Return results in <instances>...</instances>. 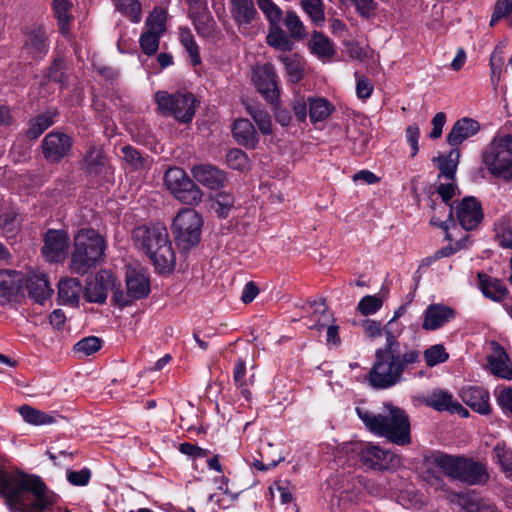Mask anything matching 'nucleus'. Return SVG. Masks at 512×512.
Segmentation results:
<instances>
[{
	"label": "nucleus",
	"mask_w": 512,
	"mask_h": 512,
	"mask_svg": "<svg viewBox=\"0 0 512 512\" xmlns=\"http://www.w3.org/2000/svg\"><path fill=\"white\" fill-rule=\"evenodd\" d=\"M402 330L403 326L393 319L383 327L386 341L376 349L369 372V383L376 389H389L401 383L404 372L421 363V352L417 347L399 342Z\"/></svg>",
	"instance_id": "1"
},
{
	"label": "nucleus",
	"mask_w": 512,
	"mask_h": 512,
	"mask_svg": "<svg viewBox=\"0 0 512 512\" xmlns=\"http://www.w3.org/2000/svg\"><path fill=\"white\" fill-rule=\"evenodd\" d=\"M0 496L11 512H54L59 502L41 477L24 472H0Z\"/></svg>",
	"instance_id": "2"
},
{
	"label": "nucleus",
	"mask_w": 512,
	"mask_h": 512,
	"mask_svg": "<svg viewBox=\"0 0 512 512\" xmlns=\"http://www.w3.org/2000/svg\"><path fill=\"white\" fill-rule=\"evenodd\" d=\"M388 412L375 413L363 405L356 406L359 419L371 434L389 442L405 446L411 443V425L407 413L396 406L387 405Z\"/></svg>",
	"instance_id": "3"
},
{
	"label": "nucleus",
	"mask_w": 512,
	"mask_h": 512,
	"mask_svg": "<svg viewBox=\"0 0 512 512\" xmlns=\"http://www.w3.org/2000/svg\"><path fill=\"white\" fill-rule=\"evenodd\" d=\"M427 472L442 473L468 485L486 482L488 473L485 466L464 456L450 455L442 451H432L424 457Z\"/></svg>",
	"instance_id": "4"
},
{
	"label": "nucleus",
	"mask_w": 512,
	"mask_h": 512,
	"mask_svg": "<svg viewBox=\"0 0 512 512\" xmlns=\"http://www.w3.org/2000/svg\"><path fill=\"white\" fill-rule=\"evenodd\" d=\"M132 239L145 251L160 273L172 270L175 254L165 226L156 223L135 227L132 231Z\"/></svg>",
	"instance_id": "5"
},
{
	"label": "nucleus",
	"mask_w": 512,
	"mask_h": 512,
	"mask_svg": "<svg viewBox=\"0 0 512 512\" xmlns=\"http://www.w3.org/2000/svg\"><path fill=\"white\" fill-rule=\"evenodd\" d=\"M106 241L95 229H80L74 236L70 270L85 275L105 258Z\"/></svg>",
	"instance_id": "6"
},
{
	"label": "nucleus",
	"mask_w": 512,
	"mask_h": 512,
	"mask_svg": "<svg viewBox=\"0 0 512 512\" xmlns=\"http://www.w3.org/2000/svg\"><path fill=\"white\" fill-rule=\"evenodd\" d=\"M482 158L490 174L505 180L512 179V135L494 137Z\"/></svg>",
	"instance_id": "7"
},
{
	"label": "nucleus",
	"mask_w": 512,
	"mask_h": 512,
	"mask_svg": "<svg viewBox=\"0 0 512 512\" xmlns=\"http://www.w3.org/2000/svg\"><path fill=\"white\" fill-rule=\"evenodd\" d=\"M155 98L163 115L173 116L182 123L192 121L198 103L192 93L170 94L166 91H158Z\"/></svg>",
	"instance_id": "8"
},
{
	"label": "nucleus",
	"mask_w": 512,
	"mask_h": 512,
	"mask_svg": "<svg viewBox=\"0 0 512 512\" xmlns=\"http://www.w3.org/2000/svg\"><path fill=\"white\" fill-rule=\"evenodd\" d=\"M203 220L194 209H182L172 223L176 244L183 250H189L201 239Z\"/></svg>",
	"instance_id": "9"
},
{
	"label": "nucleus",
	"mask_w": 512,
	"mask_h": 512,
	"mask_svg": "<svg viewBox=\"0 0 512 512\" xmlns=\"http://www.w3.org/2000/svg\"><path fill=\"white\" fill-rule=\"evenodd\" d=\"M164 184L183 204L196 206L202 201V190L181 168H169L164 174Z\"/></svg>",
	"instance_id": "10"
},
{
	"label": "nucleus",
	"mask_w": 512,
	"mask_h": 512,
	"mask_svg": "<svg viewBox=\"0 0 512 512\" xmlns=\"http://www.w3.org/2000/svg\"><path fill=\"white\" fill-rule=\"evenodd\" d=\"M125 281L126 292H123L121 284L118 283V288L112 296L113 303L120 308L130 306L134 301L141 300L149 295L150 280L143 271L134 268L127 269Z\"/></svg>",
	"instance_id": "11"
},
{
	"label": "nucleus",
	"mask_w": 512,
	"mask_h": 512,
	"mask_svg": "<svg viewBox=\"0 0 512 512\" xmlns=\"http://www.w3.org/2000/svg\"><path fill=\"white\" fill-rule=\"evenodd\" d=\"M361 465L374 471H394L401 465L400 457L379 444H362L358 451Z\"/></svg>",
	"instance_id": "12"
},
{
	"label": "nucleus",
	"mask_w": 512,
	"mask_h": 512,
	"mask_svg": "<svg viewBox=\"0 0 512 512\" xmlns=\"http://www.w3.org/2000/svg\"><path fill=\"white\" fill-rule=\"evenodd\" d=\"M73 138L60 131H51L41 142L43 157L50 164H58L69 157L72 151Z\"/></svg>",
	"instance_id": "13"
},
{
	"label": "nucleus",
	"mask_w": 512,
	"mask_h": 512,
	"mask_svg": "<svg viewBox=\"0 0 512 512\" xmlns=\"http://www.w3.org/2000/svg\"><path fill=\"white\" fill-rule=\"evenodd\" d=\"M252 80L259 93L272 105L278 104L280 87L275 67L265 63L253 69Z\"/></svg>",
	"instance_id": "14"
},
{
	"label": "nucleus",
	"mask_w": 512,
	"mask_h": 512,
	"mask_svg": "<svg viewBox=\"0 0 512 512\" xmlns=\"http://www.w3.org/2000/svg\"><path fill=\"white\" fill-rule=\"evenodd\" d=\"M70 237L64 229H48L43 236L41 252L50 263L62 262L68 255Z\"/></svg>",
	"instance_id": "15"
},
{
	"label": "nucleus",
	"mask_w": 512,
	"mask_h": 512,
	"mask_svg": "<svg viewBox=\"0 0 512 512\" xmlns=\"http://www.w3.org/2000/svg\"><path fill=\"white\" fill-rule=\"evenodd\" d=\"M118 288V283L114 274L107 269L100 270L95 277L87 281L84 289V298L87 302L103 304L109 291Z\"/></svg>",
	"instance_id": "16"
},
{
	"label": "nucleus",
	"mask_w": 512,
	"mask_h": 512,
	"mask_svg": "<svg viewBox=\"0 0 512 512\" xmlns=\"http://www.w3.org/2000/svg\"><path fill=\"white\" fill-rule=\"evenodd\" d=\"M165 19L163 12L151 15L146 19V30L141 34L139 44L147 56L156 54L159 48L160 38L165 32Z\"/></svg>",
	"instance_id": "17"
},
{
	"label": "nucleus",
	"mask_w": 512,
	"mask_h": 512,
	"mask_svg": "<svg viewBox=\"0 0 512 512\" xmlns=\"http://www.w3.org/2000/svg\"><path fill=\"white\" fill-rule=\"evenodd\" d=\"M456 216L464 230H473L483 220L481 204L473 197H466L456 206Z\"/></svg>",
	"instance_id": "18"
},
{
	"label": "nucleus",
	"mask_w": 512,
	"mask_h": 512,
	"mask_svg": "<svg viewBox=\"0 0 512 512\" xmlns=\"http://www.w3.org/2000/svg\"><path fill=\"white\" fill-rule=\"evenodd\" d=\"M454 309L445 304H430L423 313L422 328L426 331H435L455 318Z\"/></svg>",
	"instance_id": "19"
},
{
	"label": "nucleus",
	"mask_w": 512,
	"mask_h": 512,
	"mask_svg": "<svg viewBox=\"0 0 512 512\" xmlns=\"http://www.w3.org/2000/svg\"><path fill=\"white\" fill-rule=\"evenodd\" d=\"M49 50L48 37L42 27H36L25 34L22 54L33 60L42 59Z\"/></svg>",
	"instance_id": "20"
},
{
	"label": "nucleus",
	"mask_w": 512,
	"mask_h": 512,
	"mask_svg": "<svg viewBox=\"0 0 512 512\" xmlns=\"http://www.w3.org/2000/svg\"><path fill=\"white\" fill-rule=\"evenodd\" d=\"M191 173L197 182L211 190L222 188L226 181V174L210 164L195 165L191 168Z\"/></svg>",
	"instance_id": "21"
},
{
	"label": "nucleus",
	"mask_w": 512,
	"mask_h": 512,
	"mask_svg": "<svg viewBox=\"0 0 512 512\" xmlns=\"http://www.w3.org/2000/svg\"><path fill=\"white\" fill-rule=\"evenodd\" d=\"M25 286L29 296L39 304H43L53 293L47 275L41 271L29 272L26 276Z\"/></svg>",
	"instance_id": "22"
},
{
	"label": "nucleus",
	"mask_w": 512,
	"mask_h": 512,
	"mask_svg": "<svg viewBox=\"0 0 512 512\" xmlns=\"http://www.w3.org/2000/svg\"><path fill=\"white\" fill-rule=\"evenodd\" d=\"M480 130V124L475 119L463 117L458 119L447 135V142L452 147H457L466 139L476 135Z\"/></svg>",
	"instance_id": "23"
},
{
	"label": "nucleus",
	"mask_w": 512,
	"mask_h": 512,
	"mask_svg": "<svg viewBox=\"0 0 512 512\" xmlns=\"http://www.w3.org/2000/svg\"><path fill=\"white\" fill-rule=\"evenodd\" d=\"M460 396L462 401L475 412L482 415L490 413V396L486 389L476 386L467 387L462 389Z\"/></svg>",
	"instance_id": "24"
},
{
	"label": "nucleus",
	"mask_w": 512,
	"mask_h": 512,
	"mask_svg": "<svg viewBox=\"0 0 512 512\" xmlns=\"http://www.w3.org/2000/svg\"><path fill=\"white\" fill-rule=\"evenodd\" d=\"M232 19L239 27H248L259 17L254 0H229Z\"/></svg>",
	"instance_id": "25"
},
{
	"label": "nucleus",
	"mask_w": 512,
	"mask_h": 512,
	"mask_svg": "<svg viewBox=\"0 0 512 512\" xmlns=\"http://www.w3.org/2000/svg\"><path fill=\"white\" fill-rule=\"evenodd\" d=\"M232 134L239 145L249 149H254L259 142V134L248 119L235 120L232 127Z\"/></svg>",
	"instance_id": "26"
},
{
	"label": "nucleus",
	"mask_w": 512,
	"mask_h": 512,
	"mask_svg": "<svg viewBox=\"0 0 512 512\" xmlns=\"http://www.w3.org/2000/svg\"><path fill=\"white\" fill-rule=\"evenodd\" d=\"M188 16L199 35L207 36L211 33L213 29V18L208 11L207 1L189 6Z\"/></svg>",
	"instance_id": "27"
},
{
	"label": "nucleus",
	"mask_w": 512,
	"mask_h": 512,
	"mask_svg": "<svg viewBox=\"0 0 512 512\" xmlns=\"http://www.w3.org/2000/svg\"><path fill=\"white\" fill-rule=\"evenodd\" d=\"M479 287L483 295L493 301H502L508 294L505 283L484 273H478Z\"/></svg>",
	"instance_id": "28"
},
{
	"label": "nucleus",
	"mask_w": 512,
	"mask_h": 512,
	"mask_svg": "<svg viewBox=\"0 0 512 512\" xmlns=\"http://www.w3.org/2000/svg\"><path fill=\"white\" fill-rule=\"evenodd\" d=\"M82 290L81 282L76 278L62 279L58 283V298L61 304L77 306Z\"/></svg>",
	"instance_id": "29"
},
{
	"label": "nucleus",
	"mask_w": 512,
	"mask_h": 512,
	"mask_svg": "<svg viewBox=\"0 0 512 512\" xmlns=\"http://www.w3.org/2000/svg\"><path fill=\"white\" fill-rule=\"evenodd\" d=\"M58 116L56 109H49L37 115L29 121V127L26 135L30 139H37L45 130L50 128Z\"/></svg>",
	"instance_id": "30"
},
{
	"label": "nucleus",
	"mask_w": 512,
	"mask_h": 512,
	"mask_svg": "<svg viewBox=\"0 0 512 512\" xmlns=\"http://www.w3.org/2000/svg\"><path fill=\"white\" fill-rule=\"evenodd\" d=\"M426 404L436 411H449L460 408V403L454 401L453 395L442 389L433 390L426 399Z\"/></svg>",
	"instance_id": "31"
},
{
	"label": "nucleus",
	"mask_w": 512,
	"mask_h": 512,
	"mask_svg": "<svg viewBox=\"0 0 512 512\" xmlns=\"http://www.w3.org/2000/svg\"><path fill=\"white\" fill-rule=\"evenodd\" d=\"M246 373V362L242 358H239L234 364L233 381L235 386L240 390L241 395L246 400H250V386L254 383V374H252L249 378H246Z\"/></svg>",
	"instance_id": "32"
},
{
	"label": "nucleus",
	"mask_w": 512,
	"mask_h": 512,
	"mask_svg": "<svg viewBox=\"0 0 512 512\" xmlns=\"http://www.w3.org/2000/svg\"><path fill=\"white\" fill-rule=\"evenodd\" d=\"M107 163L106 156L102 149L96 146H90L84 156L83 166L89 174L98 175L105 168Z\"/></svg>",
	"instance_id": "33"
},
{
	"label": "nucleus",
	"mask_w": 512,
	"mask_h": 512,
	"mask_svg": "<svg viewBox=\"0 0 512 512\" xmlns=\"http://www.w3.org/2000/svg\"><path fill=\"white\" fill-rule=\"evenodd\" d=\"M309 118L312 123L326 120L334 111L333 105L323 97H309Z\"/></svg>",
	"instance_id": "34"
},
{
	"label": "nucleus",
	"mask_w": 512,
	"mask_h": 512,
	"mask_svg": "<svg viewBox=\"0 0 512 512\" xmlns=\"http://www.w3.org/2000/svg\"><path fill=\"white\" fill-rule=\"evenodd\" d=\"M269 46L281 51L289 52L293 48V42L289 35L281 28L280 24L270 25L266 37Z\"/></svg>",
	"instance_id": "35"
},
{
	"label": "nucleus",
	"mask_w": 512,
	"mask_h": 512,
	"mask_svg": "<svg viewBox=\"0 0 512 512\" xmlns=\"http://www.w3.org/2000/svg\"><path fill=\"white\" fill-rule=\"evenodd\" d=\"M492 459L500 466L505 476L512 480V448L504 442H498L492 450Z\"/></svg>",
	"instance_id": "36"
},
{
	"label": "nucleus",
	"mask_w": 512,
	"mask_h": 512,
	"mask_svg": "<svg viewBox=\"0 0 512 512\" xmlns=\"http://www.w3.org/2000/svg\"><path fill=\"white\" fill-rule=\"evenodd\" d=\"M309 49L319 58H331L335 53L333 43L322 32L315 31L308 43Z\"/></svg>",
	"instance_id": "37"
},
{
	"label": "nucleus",
	"mask_w": 512,
	"mask_h": 512,
	"mask_svg": "<svg viewBox=\"0 0 512 512\" xmlns=\"http://www.w3.org/2000/svg\"><path fill=\"white\" fill-rule=\"evenodd\" d=\"M309 308L311 309V321L313 322L309 326L310 328L321 329L334 320L333 314L325 304V300L309 303Z\"/></svg>",
	"instance_id": "38"
},
{
	"label": "nucleus",
	"mask_w": 512,
	"mask_h": 512,
	"mask_svg": "<svg viewBox=\"0 0 512 512\" xmlns=\"http://www.w3.org/2000/svg\"><path fill=\"white\" fill-rule=\"evenodd\" d=\"M460 152L458 149H452L447 156H439L435 160L438 162L440 170L439 178L444 177L449 181L455 180V175L459 163Z\"/></svg>",
	"instance_id": "39"
},
{
	"label": "nucleus",
	"mask_w": 512,
	"mask_h": 512,
	"mask_svg": "<svg viewBox=\"0 0 512 512\" xmlns=\"http://www.w3.org/2000/svg\"><path fill=\"white\" fill-rule=\"evenodd\" d=\"M277 59L284 64L290 82L298 83L302 80L303 61L299 55L280 54Z\"/></svg>",
	"instance_id": "40"
},
{
	"label": "nucleus",
	"mask_w": 512,
	"mask_h": 512,
	"mask_svg": "<svg viewBox=\"0 0 512 512\" xmlns=\"http://www.w3.org/2000/svg\"><path fill=\"white\" fill-rule=\"evenodd\" d=\"M180 42L184 46L186 52L189 55L190 63L192 66H198L201 64V57L199 52V46L196 43L191 30L187 27L179 28Z\"/></svg>",
	"instance_id": "41"
},
{
	"label": "nucleus",
	"mask_w": 512,
	"mask_h": 512,
	"mask_svg": "<svg viewBox=\"0 0 512 512\" xmlns=\"http://www.w3.org/2000/svg\"><path fill=\"white\" fill-rule=\"evenodd\" d=\"M301 8L316 26H322L325 22L323 0H301Z\"/></svg>",
	"instance_id": "42"
},
{
	"label": "nucleus",
	"mask_w": 512,
	"mask_h": 512,
	"mask_svg": "<svg viewBox=\"0 0 512 512\" xmlns=\"http://www.w3.org/2000/svg\"><path fill=\"white\" fill-rule=\"evenodd\" d=\"M19 413L27 423L32 425H47L55 421L52 415L37 410L29 405L21 406Z\"/></svg>",
	"instance_id": "43"
},
{
	"label": "nucleus",
	"mask_w": 512,
	"mask_h": 512,
	"mask_svg": "<svg viewBox=\"0 0 512 512\" xmlns=\"http://www.w3.org/2000/svg\"><path fill=\"white\" fill-rule=\"evenodd\" d=\"M234 196L228 192H219L212 200L211 208L219 218H227L230 211L234 208Z\"/></svg>",
	"instance_id": "44"
},
{
	"label": "nucleus",
	"mask_w": 512,
	"mask_h": 512,
	"mask_svg": "<svg viewBox=\"0 0 512 512\" xmlns=\"http://www.w3.org/2000/svg\"><path fill=\"white\" fill-rule=\"evenodd\" d=\"M282 20L291 38L301 40L306 36L305 26L295 11L288 10Z\"/></svg>",
	"instance_id": "45"
},
{
	"label": "nucleus",
	"mask_w": 512,
	"mask_h": 512,
	"mask_svg": "<svg viewBox=\"0 0 512 512\" xmlns=\"http://www.w3.org/2000/svg\"><path fill=\"white\" fill-rule=\"evenodd\" d=\"M459 500L463 512H496L495 505L484 499L460 495Z\"/></svg>",
	"instance_id": "46"
},
{
	"label": "nucleus",
	"mask_w": 512,
	"mask_h": 512,
	"mask_svg": "<svg viewBox=\"0 0 512 512\" xmlns=\"http://www.w3.org/2000/svg\"><path fill=\"white\" fill-rule=\"evenodd\" d=\"M226 162L227 165L234 170L244 172L250 169V160L247 154L238 148H233L228 151Z\"/></svg>",
	"instance_id": "47"
},
{
	"label": "nucleus",
	"mask_w": 512,
	"mask_h": 512,
	"mask_svg": "<svg viewBox=\"0 0 512 512\" xmlns=\"http://www.w3.org/2000/svg\"><path fill=\"white\" fill-rule=\"evenodd\" d=\"M257 5L265 15L269 26L281 23L283 19V11L272 0H257Z\"/></svg>",
	"instance_id": "48"
},
{
	"label": "nucleus",
	"mask_w": 512,
	"mask_h": 512,
	"mask_svg": "<svg viewBox=\"0 0 512 512\" xmlns=\"http://www.w3.org/2000/svg\"><path fill=\"white\" fill-rule=\"evenodd\" d=\"M71 6V3L67 0H53L54 13L59 21L62 33L68 32L71 21Z\"/></svg>",
	"instance_id": "49"
},
{
	"label": "nucleus",
	"mask_w": 512,
	"mask_h": 512,
	"mask_svg": "<svg viewBox=\"0 0 512 512\" xmlns=\"http://www.w3.org/2000/svg\"><path fill=\"white\" fill-rule=\"evenodd\" d=\"M118 11L127 16L132 22L141 20V4L138 0H115Z\"/></svg>",
	"instance_id": "50"
},
{
	"label": "nucleus",
	"mask_w": 512,
	"mask_h": 512,
	"mask_svg": "<svg viewBox=\"0 0 512 512\" xmlns=\"http://www.w3.org/2000/svg\"><path fill=\"white\" fill-rule=\"evenodd\" d=\"M424 360L428 367H434L448 360L449 355L441 344H435L424 351Z\"/></svg>",
	"instance_id": "51"
},
{
	"label": "nucleus",
	"mask_w": 512,
	"mask_h": 512,
	"mask_svg": "<svg viewBox=\"0 0 512 512\" xmlns=\"http://www.w3.org/2000/svg\"><path fill=\"white\" fill-rule=\"evenodd\" d=\"M507 18L512 28V0H497L491 16L490 26H494L499 20Z\"/></svg>",
	"instance_id": "52"
},
{
	"label": "nucleus",
	"mask_w": 512,
	"mask_h": 512,
	"mask_svg": "<svg viewBox=\"0 0 512 512\" xmlns=\"http://www.w3.org/2000/svg\"><path fill=\"white\" fill-rule=\"evenodd\" d=\"M102 346V340L96 336H88L74 345V351L82 356L96 353Z\"/></svg>",
	"instance_id": "53"
},
{
	"label": "nucleus",
	"mask_w": 512,
	"mask_h": 512,
	"mask_svg": "<svg viewBox=\"0 0 512 512\" xmlns=\"http://www.w3.org/2000/svg\"><path fill=\"white\" fill-rule=\"evenodd\" d=\"M65 61L61 58H56L48 69L47 77L50 81L58 83L61 88H64L67 83V75L65 72Z\"/></svg>",
	"instance_id": "54"
},
{
	"label": "nucleus",
	"mask_w": 512,
	"mask_h": 512,
	"mask_svg": "<svg viewBox=\"0 0 512 512\" xmlns=\"http://www.w3.org/2000/svg\"><path fill=\"white\" fill-rule=\"evenodd\" d=\"M248 112L254 122L257 124L262 134L269 135L272 133L271 117L266 111L249 107Z\"/></svg>",
	"instance_id": "55"
},
{
	"label": "nucleus",
	"mask_w": 512,
	"mask_h": 512,
	"mask_svg": "<svg viewBox=\"0 0 512 512\" xmlns=\"http://www.w3.org/2000/svg\"><path fill=\"white\" fill-rule=\"evenodd\" d=\"M383 306L381 297L377 295H366L358 303V311L364 315L369 316L375 314Z\"/></svg>",
	"instance_id": "56"
},
{
	"label": "nucleus",
	"mask_w": 512,
	"mask_h": 512,
	"mask_svg": "<svg viewBox=\"0 0 512 512\" xmlns=\"http://www.w3.org/2000/svg\"><path fill=\"white\" fill-rule=\"evenodd\" d=\"M494 395L497 404L505 414L512 415V387L510 386H498Z\"/></svg>",
	"instance_id": "57"
},
{
	"label": "nucleus",
	"mask_w": 512,
	"mask_h": 512,
	"mask_svg": "<svg viewBox=\"0 0 512 512\" xmlns=\"http://www.w3.org/2000/svg\"><path fill=\"white\" fill-rule=\"evenodd\" d=\"M124 160L131 165L133 170H140L145 166V159L141 153L130 145L121 148Z\"/></svg>",
	"instance_id": "58"
},
{
	"label": "nucleus",
	"mask_w": 512,
	"mask_h": 512,
	"mask_svg": "<svg viewBox=\"0 0 512 512\" xmlns=\"http://www.w3.org/2000/svg\"><path fill=\"white\" fill-rule=\"evenodd\" d=\"M430 224L433 226L439 227L443 231H445V233H446L445 238L451 242L453 240V238H452L450 229L456 227V223L453 220V207H450V209H448V217L446 220H441L437 216H432L430 219Z\"/></svg>",
	"instance_id": "59"
},
{
	"label": "nucleus",
	"mask_w": 512,
	"mask_h": 512,
	"mask_svg": "<svg viewBox=\"0 0 512 512\" xmlns=\"http://www.w3.org/2000/svg\"><path fill=\"white\" fill-rule=\"evenodd\" d=\"M492 372L501 378L512 380V363L503 361L502 359L493 358L490 360Z\"/></svg>",
	"instance_id": "60"
},
{
	"label": "nucleus",
	"mask_w": 512,
	"mask_h": 512,
	"mask_svg": "<svg viewBox=\"0 0 512 512\" xmlns=\"http://www.w3.org/2000/svg\"><path fill=\"white\" fill-rule=\"evenodd\" d=\"M91 478V471L88 468H83L79 471L68 470L67 480L73 486H86Z\"/></svg>",
	"instance_id": "61"
},
{
	"label": "nucleus",
	"mask_w": 512,
	"mask_h": 512,
	"mask_svg": "<svg viewBox=\"0 0 512 512\" xmlns=\"http://www.w3.org/2000/svg\"><path fill=\"white\" fill-rule=\"evenodd\" d=\"M405 137L411 147V157L416 156L419 151L420 129L418 125L411 124L406 128Z\"/></svg>",
	"instance_id": "62"
},
{
	"label": "nucleus",
	"mask_w": 512,
	"mask_h": 512,
	"mask_svg": "<svg viewBox=\"0 0 512 512\" xmlns=\"http://www.w3.org/2000/svg\"><path fill=\"white\" fill-rule=\"evenodd\" d=\"M455 188H456V185H455L454 181H450L449 183H441L436 188L437 193L443 200L445 207H448V209H450V207H452V205L450 204V201L453 198V196L455 195Z\"/></svg>",
	"instance_id": "63"
},
{
	"label": "nucleus",
	"mask_w": 512,
	"mask_h": 512,
	"mask_svg": "<svg viewBox=\"0 0 512 512\" xmlns=\"http://www.w3.org/2000/svg\"><path fill=\"white\" fill-rule=\"evenodd\" d=\"M17 213L9 209L0 216V227L3 231L12 233L17 229Z\"/></svg>",
	"instance_id": "64"
}]
</instances>
